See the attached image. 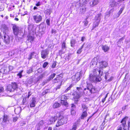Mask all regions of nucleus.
I'll use <instances>...</instances> for the list:
<instances>
[{
    "mask_svg": "<svg viewBox=\"0 0 130 130\" xmlns=\"http://www.w3.org/2000/svg\"><path fill=\"white\" fill-rule=\"evenodd\" d=\"M101 47L102 49L105 52L108 51L109 49V47L106 45H102Z\"/></svg>",
    "mask_w": 130,
    "mask_h": 130,
    "instance_id": "22",
    "label": "nucleus"
},
{
    "mask_svg": "<svg viewBox=\"0 0 130 130\" xmlns=\"http://www.w3.org/2000/svg\"><path fill=\"white\" fill-rule=\"evenodd\" d=\"M88 23V22L87 21H86L84 22V25L85 26H86L87 25Z\"/></svg>",
    "mask_w": 130,
    "mask_h": 130,
    "instance_id": "62",
    "label": "nucleus"
},
{
    "mask_svg": "<svg viewBox=\"0 0 130 130\" xmlns=\"http://www.w3.org/2000/svg\"><path fill=\"white\" fill-rule=\"evenodd\" d=\"M75 6L77 8H78L80 6V12L81 13H84L85 11L86 8L85 3H84V4H81L78 2L76 4Z\"/></svg>",
    "mask_w": 130,
    "mask_h": 130,
    "instance_id": "4",
    "label": "nucleus"
},
{
    "mask_svg": "<svg viewBox=\"0 0 130 130\" xmlns=\"http://www.w3.org/2000/svg\"><path fill=\"white\" fill-rule=\"evenodd\" d=\"M73 86L72 85H71L69 86L64 91L65 92H67L69 90H70L71 88Z\"/></svg>",
    "mask_w": 130,
    "mask_h": 130,
    "instance_id": "45",
    "label": "nucleus"
},
{
    "mask_svg": "<svg viewBox=\"0 0 130 130\" xmlns=\"http://www.w3.org/2000/svg\"><path fill=\"white\" fill-rule=\"evenodd\" d=\"M80 74L79 73H77L75 74L74 76H73L72 77V79L74 78V80L75 81H78L80 79Z\"/></svg>",
    "mask_w": 130,
    "mask_h": 130,
    "instance_id": "18",
    "label": "nucleus"
},
{
    "mask_svg": "<svg viewBox=\"0 0 130 130\" xmlns=\"http://www.w3.org/2000/svg\"><path fill=\"white\" fill-rule=\"evenodd\" d=\"M35 54V52H33L31 53L30 55L29 56L28 59L29 60L32 59L34 56V54Z\"/></svg>",
    "mask_w": 130,
    "mask_h": 130,
    "instance_id": "33",
    "label": "nucleus"
},
{
    "mask_svg": "<svg viewBox=\"0 0 130 130\" xmlns=\"http://www.w3.org/2000/svg\"><path fill=\"white\" fill-rule=\"evenodd\" d=\"M33 27L34 26L32 24H30L28 25V28L29 31H32Z\"/></svg>",
    "mask_w": 130,
    "mask_h": 130,
    "instance_id": "38",
    "label": "nucleus"
},
{
    "mask_svg": "<svg viewBox=\"0 0 130 130\" xmlns=\"http://www.w3.org/2000/svg\"><path fill=\"white\" fill-rule=\"evenodd\" d=\"M37 72L38 73H41L42 72V69L41 68H39Z\"/></svg>",
    "mask_w": 130,
    "mask_h": 130,
    "instance_id": "60",
    "label": "nucleus"
},
{
    "mask_svg": "<svg viewBox=\"0 0 130 130\" xmlns=\"http://www.w3.org/2000/svg\"><path fill=\"white\" fill-rule=\"evenodd\" d=\"M4 8L2 5H0V11H3L4 10Z\"/></svg>",
    "mask_w": 130,
    "mask_h": 130,
    "instance_id": "63",
    "label": "nucleus"
},
{
    "mask_svg": "<svg viewBox=\"0 0 130 130\" xmlns=\"http://www.w3.org/2000/svg\"><path fill=\"white\" fill-rule=\"evenodd\" d=\"M33 68L31 67L28 68L27 71V73L29 74L33 72Z\"/></svg>",
    "mask_w": 130,
    "mask_h": 130,
    "instance_id": "32",
    "label": "nucleus"
},
{
    "mask_svg": "<svg viewBox=\"0 0 130 130\" xmlns=\"http://www.w3.org/2000/svg\"><path fill=\"white\" fill-rule=\"evenodd\" d=\"M50 20L49 19H47L46 20V23L47 25L50 26Z\"/></svg>",
    "mask_w": 130,
    "mask_h": 130,
    "instance_id": "52",
    "label": "nucleus"
},
{
    "mask_svg": "<svg viewBox=\"0 0 130 130\" xmlns=\"http://www.w3.org/2000/svg\"><path fill=\"white\" fill-rule=\"evenodd\" d=\"M46 13L47 14L50 15L52 12V11L51 10L48 9L45 11Z\"/></svg>",
    "mask_w": 130,
    "mask_h": 130,
    "instance_id": "50",
    "label": "nucleus"
},
{
    "mask_svg": "<svg viewBox=\"0 0 130 130\" xmlns=\"http://www.w3.org/2000/svg\"><path fill=\"white\" fill-rule=\"evenodd\" d=\"M12 29L13 33L16 36V39H18L19 41L23 38L24 35L22 32V33L19 32V30L18 27L16 25H14L12 27Z\"/></svg>",
    "mask_w": 130,
    "mask_h": 130,
    "instance_id": "2",
    "label": "nucleus"
},
{
    "mask_svg": "<svg viewBox=\"0 0 130 130\" xmlns=\"http://www.w3.org/2000/svg\"><path fill=\"white\" fill-rule=\"evenodd\" d=\"M43 77V76L42 74H41L40 76H39L37 78V81H38L40 79H42Z\"/></svg>",
    "mask_w": 130,
    "mask_h": 130,
    "instance_id": "49",
    "label": "nucleus"
},
{
    "mask_svg": "<svg viewBox=\"0 0 130 130\" xmlns=\"http://www.w3.org/2000/svg\"><path fill=\"white\" fill-rule=\"evenodd\" d=\"M4 88L3 87L0 86V92H4Z\"/></svg>",
    "mask_w": 130,
    "mask_h": 130,
    "instance_id": "59",
    "label": "nucleus"
},
{
    "mask_svg": "<svg viewBox=\"0 0 130 130\" xmlns=\"http://www.w3.org/2000/svg\"><path fill=\"white\" fill-rule=\"evenodd\" d=\"M57 78H55L54 79L52 80V82L54 83H58V81H57Z\"/></svg>",
    "mask_w": 130,
    "mask_h": 130,
    "instance_id": "58",
    "label": "nucleus"
},
{
    "mask_svg": "<svg viewBox=\"0 0 130 130\" xmlns=\"http://www.w3.org/2000/svg\"><path fill=\"white\" fill-rule=\"evenodd\" d=\"M48 62H44V63L43 65V67L44 68H45L47 66L48 64Z\"/></svg>",
    "mask_w": 130,
    "mask_h": 130,
    "instance_id": "53",
    "label": "nucleus"
},
{
    "mask_svg": "<svg viewBox=\"0 0 130 130\" xmlns=\"http://www.w3.org/2000/svg\"><path fill=\"white\" fill-rule=\"evenodd\" d=\"M3 39L5 43L7 44H9L10 42V37L6 34H4Z\"/></svg>",
    "mask_w": 130,
    "mask_h": 130,
    "instance_id": "17",
    "label": "nucleus"
},
{
    "mask_svg": "<svg viewBox=\"0 0 130 130\" xmlns=\"http://www.w3.org/2000/svg\"><path fill=\"white\" fill-rule=\"evenodd\" d=\"M101 64H102L103 66L105 67H107L108 65V63L107 62L105 61L101 62Z\"/></svg>",
    "mask_w": 130,
    "mask_h": 130,
    "instance_id": "41",
    "label": "nucleus"
},
{
    "mask_svg": "<svg viewBox=\"0 0 130 130\" xmlns=\"http://www.w3.org/2000/svg\"><path fill=\"white\" fill-rule=\"evenodd\" d=\"M125 38V37L124 36L122 37L121 38H120L119 40V41L118 42V44L117 45H118V46L120 47L121 46V45H119V43H121V41H122Z\"/></svg>",
    "mask_w": 130,
    "mask_h": 130,
    "instance_id": "42",
    "label": "nucleus"
},
{
    "mask_svg": "<svg viewBox=\"0 0 130 130\" xmlns=\"http://www.w3.org/2000/svg\"><path fill=\"white\" fill-rule=\"evenodd\" d=\"M87 113L86 111H84L82 113L81 116V119H83L85 117H86L87 116Z\"/></svg>",
    "mask_w": 130,
    "mask_h": 130,
    "instance_id": "30",
    "label": "nucleus"
},
{
    "mask_svg": "<svg viewBox=\"0 0 130 130\" xmlns=\"http://www.w3.org/2000/svg\"><path fill=\"white\" fill-rule=\"evenodd\" d=\"M11 121V119L8 116L5 115H4L3 118V123L8 124L10 123Z\"/></svg>",
    "mask_w": 130,
    "mask_h": 130,
    "instance_id": "10",
    "label": "nucleus"
},
{
    "mask_svg": "<svg viewBox=\"0 0 130 130\" xmlns=\"http://www.w3.org/2000/svg\"><path fill=\"white\" fill-rule=\"evenodd\" d=\"M56 74L55 73H53L51 74L49 77L47 79V82H48L52 79H53L55 76Z\"/></svg>",
    "mask_w": 130,
    "mask_h": 130,
    "instance_id": "31",
    "label": "nucleus"
},
{
    "mask_svg": "<svg viewBox=\"0 0 130 130\" xmlns=\"http://www.w3.org/2000/svg\"><path fill=\"white\" fill-rule=\"evenodd\" d=\"M28 39L29 40H32L34 39V37L33 36H31L30 35H29L28 36Z\"/></svg>",
    "mask_w": 130,
    "mask_h": 130,
    "instance_id": "44",
    "label": "nucleus"
},
{
    "mask_svg": "<svg viewBox=\"0 0 130 130\" xmlns=\"http://www.w3.org/2000/svg\"><path fill=\"white\" fill-rule=\"evenodd\" d=\"M110 13L111 12L110 11H109L106 13V14L105 15V17H109L110 15Z\"/></svg>",
    "mask_w": 130,
    "mask_h": 130,
    "instance_id": "55",
    "label": "nucleus"
},
{
    "mask_svg": "<svg viewBox=\"0 0 130 130\" xmlns=\"http://www.w3.org/2000/svg\"><path fill=\"white\" fill-rule=\"evenodd\" d=\"M43 124V122L42 120H41L40 121L38 124V126H40L41 125H42Z\"/></svg>",
    "mask_w": 130,
    "mask_h": 130,
    "instance_id": "54",
    "label": "nucleus"
},
{
    "mask_svg": "<svg viewBox=\"0 0 130 130\" xmlns=\"http://www.w3.org/2000/svg\"><path fill=\"white\" fill-rule=\"evenodd\" d=\"M102 17V16L101 14L99 13L95 16V20L100 22Z\"/></svg>",
    "mask_w": 130,
    "mask_h": 130,
    "instance_id": "21",
    "label": "nucleus"
},
{
    "mask_svg": "<svg viewBox=\"0 0 130 130\" xmlns=\"http://www.w3.org/2000/svg\"><path fill=\"white\" fill-rule=\"evenodd\" d=\"M124 6H122V8L120 9V10L119 11V12L118 13V17H119L120 15L122 13V11H123L124 9Z\"/></svg>",
    "mask_w": 130,
    "mask_h": 130,
    "instance_id": "37",
    "label": "nucleus"
},
{
    "mask_svg": "<svg viewBox=\"0 0 130 130\" xmlns=\"http://www.w3.org/2000/svg\"><path fill=\"white\" fill-rule=\"evenodd\" d=\"M1 30L3 32V34H6L8 31V28L5 24H2L1 26Z\"/></svg>",
    "mask_w": 130,
    "mask_h": 130,
    "instance_id": "13",
    "label": "nucleus"
},
{
    "mask_svg": "<svg viewBox=\"0 0 130 130\" xmlns=\"http://www.w3.org/2000/svg\"><path fill=\"white\" fill-rule=\"evenodd\" d=\"M98 62V58L96 57H94L90 63V67H92L95 66L97 64Z\"/></svg>",
    "mask_w": 130,
    "mask_h": 130,
    "instance_id": "14",
    "label": "nucleus"
},
{
    "mask_svg": "<svg viewBox=\"0 0 130 130\" xmlns=\"http://www.w3.org/2000/svg\"><path fill=\"white\" fill-rule=\"evenodd\" d=\"M77 128L76 124V123H74L73 124V128H72V130H76Z\"/></svg>",
    "mask_w": 130,
    "mask_h": 130,
    "instance_id": "48",
    "label": "nucleus"
},
{
    "mask_svg": "<svg viewBox=\"0 0 130 130\" xmlns=\"http://www.w3.org/2000/svg\"><path fill=\"white\" fill-rule=\"evenodd\" d=\"M128 119V117H125L123 118L121 121V122L122 123V125H121L119 127V128L117 130H122V127L125 126V125L126 124V121L127 120V119Z\"/></svg>",
    "mask_w": 130,
    "mask_h": 130,
    "instance_id": "12",
    "label": "nucleus"
},
{
    "mask_svg": "<svg viewBox=\"0 0 130 130\" xmlns=\"http://www.w3.org/2000/svg\"><path fill=\"white\" fill-rule=\"evenodd\" d=\"M100 22L97 21H95L93 23V29L97 27L98 26Z\"/></svg>",
    "mask_w": 130,
    "mask_h": 130,
    "instance_id": "29",
    "label": "nucleus"
},
{
    "mask_svg": "<svg viewBox=\"0 0 130 130\" xmlns=\"http://www.w3.org/2000/svg\"><path fill=\"white\" fill-rule=\"evenodd\" d=\"M76 42V41L74 39H72L71 40L70 44L71 46L74 47L75 46V44Z\"/></svg>",
    "mask_w": 130,
    "mask_h": 130,
    "instance_id": "27",
    "label": "nucleus"
},
{
    "mask_svg": "<svg viewBox=\"0 0 130 130\" xmlns=\"http://www.w3.org/2000/svg\"><path fill=\"white\" fill-rule=\"evenodd\" d=\"M84 44H83L80 48H79V49L78 50L77 52V53L78 54H80L82 51V49L83 47Z\"/></svg>",
    "mask_w": 130,
    "mask_h": 130,
    "instance_id": "43",
    "label": "nucleus"
},
{
    "mask_svg": "<svg viewBox=\"0 0 130 130\" xmlns=\"http://www.w3.org/2000/svg\"><path fill=\"white\" fill-rule=\"evenodd\" d=\"M56 65V63L55 62H54L53 63L52 65V68H54Z\"/></svg>",
    "mask_w": 130,
    "mask_h": 130,
    "instance_id": "57",
    "label": "nucleus"
},
{
    "mask_svg": "<svg viewBox=\"0 0 130 130\" xmlns=\"http://www.w3.org/2000/svg\"><path fill=\"white\" fill-rule=\"evenodd\" d=\"M98 0H93L90 2V6L93 7L94 5H97L98 3Z\"/></svg>",
    "mask_w": 130,
    "mask_h": 130,
    "instance_id": "25",
    "label": "nucleus"
},
{
    "mask_svg": "<svg viewBox=\"0 0 130 130\" xmlns=\"http://www.w3.org/2000/svg\"><path fill=\"white\" fill-rule=\"evenodd\" d=\"M91 74L95 76L100 77L101 76L103 75V72L101 71L100 68H98L94 69L93 71V73Z\"/></svg>",
    "mask_w": 130,
    "mask_h": 130,
    "instance_id": "6",
    "label": "nucleus"
},
{
    "mask_svg": "<svg viewBox=\"0 0 130 130\" xmlns=\"http://www.w3.org/2000/svg\"><path fill=\"white\" fill-rule=\"evenodd\" d=\"M18 119V118L17 117H15L13 118V121L14 122H15Z\"/></svg>",
    "mask_w": 130,
    "mask_h": 130,
    "instance_id": "61",
    "label": "nucleus"
},
{
    "mask_svg": "<svg viewBox=\"0 0 130 130\" xmlns=\"http://www.w3.org/2000/svg\"><path fill=\"white\" fill-rule=\"evenodd\" d=\"M66 121L67 120L66 118H64L62 116H60L58 118L57 122L56 124V126L57 127H58L66 123Z\"/></svg>",
    "mask_w": 130,
    "mask_h": 130,
    "instance_id": "3",
    "label": "nucleus"
},
{
    "mask_svg": "<svg viewBox=\"0 0 130 130\" xmlns=\"http://www.w3.org/2000/svg\"><path fill=\"white\" fill-rule=\"evenodd\" d=\"M89 0H80L79 3L81 4H84V3L86 4L89 1Z\"/></svg>",
    "mask_w": 130,
    "mask_h": 130,
    "instance_id": "40",
    "label": "nucleus"
},
{
    "mask_svg": "<svg viewBox=\"0 0 130 130\" xmlns=\"http://www.w3.org/2000/svg\"><path fill=\"white\" fill-rule=\"evenodd\" d=\"M26 98L27 97L26 96L25 97L23 98L22 103L21 104L22 105L26 104L27 102Z\"/></svg>",
    "mask_w": 130,
    "mask_h": 130,
    "instance_id": "34",
    "label": "nucleus"
},
{
    "mask_svg": "<svg viewBox=\"0 0 130 130\" xmlns=\"http://www.w3.org/2000/svg\"><path fill=\"white\" fill-rule=\"evenodd\" d=\"M82 86V87L81 86L80 87L76 88L77 90L76 91V92L79 96H80V95L84 91V88L83 87V85Z\"/></svg>",
    "mask_w": 130,
    "mask_h": 130,
    "instance_id": "16",
    "label": "nucleus"
},
{
    "mask_svg": "<svg viewBox=\"0 0 130 130\" xmlns=\"http://www.w3.org/2000/svg\"><path fill=\"white\" fill-rule=\"evenodd\" d=\"M49 54L48 49H46L44 50H43L41 52V57L44 59L47 57Z\"/></svg>",
    "mask_w": 130,
    "mask_h": 130,
    "instance_id": "9",
    "label": "nucleus"
},
{
    "mask_svg": "<svg viewBox=\"0 0 130 130\" xmlns=\"http://www.w3.org/2000/svg\"><path fill=\"white\" fill-rule=\"evenodd\" d=\"M23 72V70L21 71L19 73L17 74L18 76H19L20 78H21L22 76V73Z\"/></svg>",
    "mask_w": 130,
    "mask_h": 130,
    "instance_id": "51",
    "label": "nucleus"
},
{
    "mask_svg": "<svg viewBox=\"0 0 130 130\" xmlns=\"http://www.w3.org/2000/svg\"><path fill=\"white\" fill-rule=\"evenodd\" d=\"M61 85H60V84L59 83V85H58L56 88V90H57L60 89V86H61Z\"/></svg>",
    "mask_w": 130,
    "mask_h": 130,
    "instance_id": "56",
    "label": "nucleus"
},
{
    "mask_svg": "<svg viewBox=\"0 0 130 130\" xmlns=\"http://www.w3.org/2000/svg\"><path fill=\"white\" fill-rule=\"evenodd\" d=\"M57 79L59 80L60 81V85H61L63 80V79L62 78V75L61 74L57 75Z\"/></svg>",
    "mask_w": 130,
    "mask_h": 130,
    "instance_id": "23",
    "label": "nucleus"
},
{
    "mask_svg": "<svg viewBox=\"0 0 130 130\" xmlns=\"http://www.w3.org/2000/svg\"><path fill=\"white\" fill-rule=\"evenodd\" d=\"M71 113L72 115H75V111L73 109H71Z\"/></svg>",
    "mask_w": 130,
    "mask_h": 130,
    "instance_id": "47",
    "label": "nucleus"
},
{
    "mask_svg": "<svg viewBox=\"0 0 130 130\" xmlns=\"http://www.w3.org/2000/svg\"><path fill=\"white\" fill-rule=\"evenodd\" d=\"M82 108L83 109V110L84 111H87V107L84 104H83L82 105Z\"/></svg>",
    "mask_w": 130,
    "mask_h": 130,
    "instance_id": "35",
    "label": "nucleus"
},
{
    "mask_svg": "<svg viewBox=\"0 0 130 130\" xmlns=\"http://www.w3.org/2000/svg\"><path fill=\"white\" fill-rule=\"evenodd\" d=\"M7 90L10 92L14 91L11 85H9L7 86Z\"/></svg>",
    "mask_w": 130,
    "mask_h": 130,
    "instance_id": "28",
    "label": "nucleus"
},
{
    "mask_svg": "<svg viewBox=\"0 0 130 130\" xmlns=\"http://www.w3.org/2000/svg\"><path fill=\"white\" fill-rule=\"evenodd\" d=\"M57 116H54L50 118V124H52L53 123L57 120Z\"/></svg>",
    "mask_w": 130,
    "mask_h": 130,
    "instance_id": "19",
    "label": "nucleus"
},
{
    "mask_svg": "<svg viewBox=\"0 0 130 130\" xmlns=\"http://www.w3.org/2000/svg\"><path fill=\"white\" fill-rule=\"evenodd\" d=\"M59 99L61 101L60 103L62 105L65 106L66 107H68V103L67 101V99L66 96L62 95L59 98Z\"/></svg>",
    "mask_w": 130,
    "mask_h": 130,
    "instance_id": "7",
    "label": "nucleus"
},
{
    "mask_svg": "<svg viewBox=\"0 0 130 130\" xmlns=\"http://www.w3.org/2000/svg\"><path fill=\"white\" fill-rule=\"evenodd\" d=\"M38 31L39 33H40L41 34H44V31H43L42 29L39 27Z\"/></svg>",
    "mask_w": 130,
    "mask_h": 130,
    "instance_id": "46",
    "label": "nucleus"
},
{
    "mask_svg": "<svg viewBox=\"0 0 130 130\" xmlns=\"http://www.w3.org/2000/svg\"><path fill=\"white\" fill-rule=\"evenodd\" d=\"M66 50V44L65 42L63 41L62 44V48L61 50H59L58 53L60 56H61L63 53H64Z\"/></svg>",
    "mask_w": 130,
    "mask_h": 130,
    "instance_id": "8",
    "label": "nucleus"
},
{
    "mask_svg": "<svg viewBox=\"0 0 130 130\" xmlns=\"http://www.w3.org/2000/svg\"><path fill=\"white\" fill-rule=\"evenodd\" d=\"M33 19L36 23L40 22L41 21L42 19L41 16L39 14L34 15L33 16Z\"/></svg>",
    "mask_w": 130,
    "mask_h": 130,
    "instance_id": "11",
    "label": "nucleus"
},
{
    "mask_svg": "<svg viewBox=\"0 0 130 130\" xmlns=\"http://www.w3.org/2000/svg\"><path fill=\"white\" fill-rule=\"evenodd\" d=\"M37 99L35 97L32 98L29 104L30 107H34L35 106L36 102Z\"/></svg>",
    "mask_w": 130,
    "mask_h": 130,
    "instance_id": "15",
    "label": "nucleus"
},
{
    "mask_svg": "<svg viewBox=\"0 0 130 130\" xmlns=\"http://www.w3.org/2000/svg\"><path fill=\"white\" fill-rule=\"evenodd\" d=\"M104 129V127L102 125L100 126L98 130H103Z\"/></svg>",
    "mask_w": 130,
    "mask_h": 130,
    "instance_id": "64",
    "label": "nucleus"
},
{
    "mask_svg": "<svg viewBox=\"0 0 130 130\" xmlns=\"http://www.w3.org/2000/svg\"><path fill=\"white\" fill-rule=\"evenodd\" d=\"M83 87L84 88V93L86 95H89L95 92V88L90 83L83 84Z\"/></svg>",
    "mask_w": 130,
    "mask_h": 130,
    "instance_id": "1",
    "label": "nucleus"
},
{
    "mask_svg": "<svg viewBox=\"0 0 130 130\" xmlns=\"http://www.w3.org/2000/svg\"><path fill=\"white\" fill-rule=\"evenodd\" d=\"M39 27L42 29L43 31H44L45 29V26L43 24L41 23L40 24Z\"/></svg>",
    "mask_w": 130,
    "mask_h": 130,
    "instance_id": "39",
    "label": "nucleus"
},
{
    "mask_svg": "<svg viewBox=\"0 0 130 130\" xmlns=\"http://www.w3.org/2000/svg\"><path fill=\"white\" fill-rule=\"evenodd\" d=\"M1 71L4 74H7L9 72V69L8 67H5L3 69H1Z\"/></svg>",
    "mask_w": 130,
    "mask_h": 130,
    "instance_id": "24",
    "label": "nucleus"
},
{
    "mask_svg": "<svg viewBox=\"0 0 130 130\" xmlns=\"http://www.w3.org/2000/svg\"><path fill=\"white\" fill-rule=\"evenodd\" d=\"M109 4L111 7H113L117 6L118 5V3L115 2L114 0H111L109 3Z\"/></svg>",
    "mask_w": 130,
    "mask_h": 130,
    "instance_id": "20",
    "label": "nucleus"
},
{
    "mask_svg": "<svg viewBox=\"0 0 130 130\" xmlns=\"http://www.w3.org/2000/svg\"><path fill=\"white\" fill-rule=\"evenodd\" d=\"M11 85L12 86L13 91H14V90H16L18 88V85L16 83H12Z\"/></svg>",
    "mask_w": 130,
    "mask_h": 130,
    "instance_id": "26",
    "label": "nucleus"
},
{
    "mask_svg": "<svg viewBox=\"0 0 130 130\" xmlns=\"http://www.w3.org/2000/svg\"><path fill=\"white\" fill-rule=\"evenodd\" d=\"M89 79L91 82L95 83L100 82L101 80V78L100 77L95 76L91 74L90 75Z\"/></svg>",
    "mask_w": 130,
    "mask_h": 130,
    "instance_id": "5",
    "label": "nucleus"
},
{
    "mask_svg": "<svg viewBox=\"0 0 130 130\" xmlns=\"http://www.w3.org/2000/svg\"><path fill=\"white\" fill-rule=\"evenodd\" d=\"M60 105H61L60 103H56L54 104L53 107L54 108H56L59 107Z\"/></svg>",
    "mask_w": 130,
    "mask_h": 130,
    "instance_id": "36",
    "label": "nucleus"
}]
</instances>
